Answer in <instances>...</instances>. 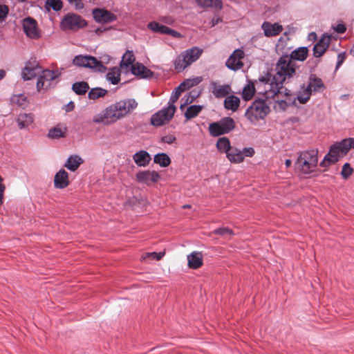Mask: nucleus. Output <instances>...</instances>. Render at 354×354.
I'll use <instances>...</instances> for the list:
<instances>
[{
    "mask_svg": "<svg viewBox=\"0 0 354 354\" xmlns=\"http://www.w3.org/2000/svg\"><path fill=\"white\" fill-rule=\"evenodd\" d=\"M297 68L296 63L290 60L287 55H282L276 64V74L272 79L279 83L288 82L296 75Z\"/></svg>",
    "mask_w": 354,
    "mask_h": 354,
    "instance_id": "nucleus-1",
    "label": "nucleus"
},
{
    "mask_svg": "<svg viewBox=\"0 0 354 354\" xmlns=\"http://www.w3.org/2000/svg\"><path fill=\"white\" fill-rule=\"evenodd\" d=\"M203 50L197 46L188 48L180 53L174 60V68L178 72L184 71L202 55Z\"/></svg>",
    "mask_w": 354,
    "mask_h": 354,
    "instance_id": "nucleus-2",
    "label": "nucleus"
},
{
    "mask_svg": "<svg viewBox=\"0 0 354 354\" xmlns=\"http://www.w3.org/2000/svg\"><path fill=\"white\" fill-rule=\"evenodd\" d=\"M351 142L348 138L344 139L342 142L333 145L324 160L320 162V166L326 167L335 164L339 160L340 156H344L348 153L351 149Z\"/></svg>",
    "mask_w": 354,
    "mask_h": 354,
    "instance_id": "nucleus-3",
    "label": "nucleus"
},
{
    "mask_svg": "<svg viewBox=\"0 0 354 354\" xmlns=\"http://www.w3.org/2000/svg\"><path fill=\"white\" fill-rule=\"evenodd\" d=\"M317 163V151L307 150L299 154L295 165L301 173L310 174L315 170Z\"/></svg>",
    "mask_w": 354,
    "mask_h": 354,
    "instance_id": "nucleus-4",
    "label": "nucleus"
},
{
    "mask_svg": "<svg viewBox=\"0 0 354 354\" xmlns=\"http://www.w3.org/2000/svg\"><path fill=\"white\" fill-rule=\"evenodd\" d=\"M325 88L322 80L317 77L315 74H311L308 78V85L302 84L301 91L297 95V100L301 104L306 103L310 95L317 92H319Z\"/></svg>",
    "mask_w": 354,
    "mask_h": 354,
    "instance_id": "nucleus-5",
    "label": "nucleus"
},
{
    "mask_svg": "<svg viewBox=\"0 0 354 354\" xmlns=\"http://www.w3.org/2000/svg\"><path fill=\"white\" fill-rule=\"evenodd\" d=\"M266 99H257L249 106L245 113V117L251 122H255L259 119H263L270 112V107Z\"/></svg>",
    "mask_w": 354,
    "mask_h": 354,
    "instance_id": "nucleus-6",
    "label": "nucleus"
},
{
    "mask_svg": "<svg viewBox=\"0 0 354 354\" xmlns=\"http://www.w3.org/2000/svg\"><path fill=\"white\" fill-rule=\"evenodd\" d=\"M86 26L87 22L83 17L73 12L65 15L60 22V28L64 31L76 32Z\"/></svg>",
    "mask_w": 354,
    "mask_h": 354,
    "instance_id": "nucleus-7",
    "label": "nucleus"
},
{
    "mask_svg": "<svg viewBox=\"0 0 354 354\" xmlns=\"http://www.w3.org/2000/svg\"><path fill=\"white\" fill-rule=\"evenodd\" d=\"M73 63L75 66L88 68L96 72L104 73L107 69L101 61L91 55H77L74 57Z\"/></svg>",
    "mask_w": 354,
    "mask_h": 354,
    "instance_id": "nucleus-8",
    "label": "nucleus"
},
{
    "mask_svg": "<svg viewBox=\"0 0 354 354\" xmlns=\"http://www.w3.org/2000/svg\"><path fill=\"white\" fill-rule=\"evenodd\" d=\"M122 118L114 104L106 107L102 113L93 118V122L97 124L102 123L105 125H109L121 120Z\"/></svg>",
    "mask_w": 354,
    "mask_h": 354,
    "instance_id": "nucleus-9",
    "label": "nucleus"
},
{
    "mask_svg": "<svg viewBox=\"0 0 354 354\" xmlns=\"http://www.w3.org/2000/svg\"><path fill=\"white\" fill-rule=\"evenodd\" d=\"M176 110L175 105L168 104L167 106L162 108L157 113L152 115L151 124L155 127H160L170 121Z\"/></svg>",
    "mask_w": 354,
    "mask_h": 354,
    "instance_id": "nucleus-10",
    "label": "nucleus"
},
{
    "mask_svg": "<svg viewBox=\"0 0 354 354\" xmlns=\"http://www.w3.org/2000/svg\"><path fill=\"white\" fill-rule=\"evenodd\" d=\"M176 110L175 105L168 104L167 106L162 108L157 113L152 115L151 124L155 127H160L170 121Z\"/></svg>",
    "mask_w": 354,
    "mask_h": 354,
    "instance_id": "nucleus-11",
    "label": "nucleus"
},
{
    "mask_svg": "<svg viewBox=\"0 0 354 354\" xmlns=\"http://www.w3.org/2000/svg\"><path fill=\"white\" fill-rule=\"evenodd\" d=\"M176 110L175 105L168 104L167 106L162 108L157 113L152 115L151 124L155 127H160L170 121Z\"/></svg>",
    "mask_w": 354,
    "mask_h": 354,
    "instance_id": "nucleus-12",
    "label": "nucleus"
},
{
    "mask_svg": "<svg viewBox=\"0 0 354 354\" xmlns=\"http://www.w3.org/2000/svg\"><path fill=\"white\" fill-rule=\"evenodd\" d=\"M283 83H279L272 79L269 85V89L259 91V93H263L265 98H280L285 96L286 97L290 95V91L283 86Z\"/></svg>",
    "mask_w": 354,
    "mask_h": 354,
    "instance_id": "nucleus-13",
    "label": "nucleus"
},
{
    "mask_svg": "<svg viewBox=\"0 0 354 354\" xmlns=\"http://www.w3.org/2000/svg\"><path fill=\"white\" fill-rule=\"evenodd\" d=\"M62 75L60 71L44 70L39 75L37 82V89L40 91L41 89H47L50 85L51 82L56 79L59 78Z\"/></svg>",
    "mask_w": 354,
    "mask_h": 354,
    "instance_id": "nucleus-14",
    "label": "nucleus"
},
{
    "mask_svg": "<svg viewBox=\"0 0 354 354\" xmlns=\"http://www.w3.org/2000/svg\"><path fill=\"white\" fill-rule=\"evenodd\" d=\"M23 30L26 36L32 39L41 37L40 31L37 27V22L32 17H28L22 21Z\"/></svg>",
    "mask_w": 354,
    "mask_h": 354,
    "instance_id": "nucleus-15",
    "label": "nucleus"
},
{
    "mask_svg": "<svg viewBox=\"0 0 354 354\" xmlns=\"http://www.w3.org/2000/svg\"><path fill=\"white\" fill-rule=\"evenodd\" d=\"M244 52L241 49L235 50L227 59L225 66L232 71H238L243 66L242 59L244 57Z\"/></svg>",
    "mask_w": 354,
    "mask_h": 354,
    "instance_id": "nucleus-16",
    "label": "nucleus"
},
{
    "mask_svg": "<svg viewBox=\"0 0 354 354\" xmlns=\"http://www.w3.org/2000/svg\"><path fill=\"white\" fill-rule=\"evenodd\" d=\"M122 118L131 113L138 106L134 99H126L114 103Z\"/></svg>",
    "mask_w": 354,
    "mask_h": 354,
    "instance_id": "nucleus-17",
    "label": "nucleus"
},
{
    "mask_svg": "<svg viewBox=\"0 0 354 354\" xmlns=\"http://www.w3.org/2000/svg\"><path fill=\"white\" fill-rule=\"evenodd\" d=\"M41 73V67L35 61L26 62L24 68L21 76L24 80H30Z\"/></svg>",
    "mask_w": 354,
    "mask_h": 354,
    "instance_id": "nucleus-18",
    "label": "nucleus"
},
{
    "mask_svg": "<svg viewBox=\"0 0 354 354\" xmlns=\"http://www.w3.org/2000/svg\"><path fill=\"white\" fill-rule=\"evenodd\" d=\"M160 175L155 171H143L136 174V179L138 182L149 185L158 181Z\"/></svg>",
    "mask_w": 354,
    "mask_h": 354,
    "instance_id": "nucleus-19",
    "label": "nucleus"
},
{
    "mask_svg": "<svg viewBox=\"0 0 354 354\" xmlns=\"http://www.w3.org/2000/svg\"><path fill=\"white\" fill-rule=\"evenodd\" d=\"M261 29L266 37H272L279 35L283 30V27L278 23L272 24L269 21H264L261 25Z\"/></svg>",
    "mask_w": 354,
    "mask_h": 354,
    "instance_id": "nucleus-20",
    "label": "nucleus"
},
{
    "mask_svg": "<svg viewBox=\"0 0 354 354\" xmlns=\"http://www.w3.org/2000/svg\"><path fill=\"white\" fill-rule=\"evenodd\" d=\"M94 19L100 23H109L115 20V16L111 12L104 9H94L93 11Z\"/></svg>",
    "mask_w": 354,
    "mask_h": 354,
    "instance_id": "nucleus-21",
    "label": "nucleus"
},
{
    "mask_svg": "<svg viewBox=\"0 0 354 354\" xmlns=\"http://www.w3.org/2000/svg\"><path fill=\"white\" fill-rule=\"evenodd\" d=\"M211 91L216 98H222L227 96L231 92V87L228 84L220 85L218 82H210Z\"/></svg>",
    "mask_w": 354,
    "mask_h": 354,
    "instance_id": "nucleus-22",
    "label": "nucleus"
},
{
    "mask_svg": "<svg viewBox=\"0 0 354 354\" xmlns=\"http://www.w3.org/2000/svg\"><path fill=\"white\" fill-rule=\"evenodd\" d=\"M131 73L140 78H150L154 73L140 63H136L131 66Z\"/></svg>",
    "mask_w": 354,
    "mask_h": 354,
    "instance_id": "nucleus-23",
    "label": "nucleus"
},
{
    "mask_svg": "<svg viewBox=\"0 0 354 354\" xmlns=\"http://www.w3.org/2000/svg\"><path fill=\"white\" fill-rule=\"evenodd\" d=\"M69 184L68 174L64 169H60L55 176L54 186L57 189H64Z\"/></svg>",
    "mask_w": 354,
    "mask_h": 354,
    "instance_id": "nucleus-24",
    "label": "nucleus"
},
{
    "mask_svg": "<svg viewBox=\"0 0 354 354\" xmlns=\"http://www.w3.org/2000/svg\"><path fill=\"white\" fill-rule=\"evenodd\" d=\"M133 160L138 166L146 167L149 165L151 158L147 151L141 150L133 156Z\"/></svg>",
    "mask_w": 354,
    "mask_h": 354,
    "instance_id": "nucleus-25",
    "label": "nucleus"
},
{
    "mask_svg": "<svg viewBox=\"0 0 354 354\" xmlns=\"http://www.w3.org/2000/svg\"><path fill=\"white\" fill-rule=\"evenodd\" d=\"M135 56L131 50H127L121 60L120 67L124 73H127L129 68L131 69V66L134 65Z\"/></svg>",
    "mask_w": 354,
    "mask_h": 354,
    "instance_id": "nucleus-26",
    "label": "nucleus"
},
{
    "mask_svg": "<svg viewBox=\"0 0 354 354\" xmlns=\"http://www.w3.org/2000/svg\"><path fill=\"white\" fill-rule=\"evenodd\" d=\"M188 266L192 269L199 268L203 265V256L201 252H194L187 256Z\"/></svg>",
    "mask_w": 354,
    "mask_h": 354,
    "instance_id": "nucleus-27",
    "label": "nucleus"
},
{
    "mask_svg": "<svg viewBox=\"0 0 354 354\" xmlns=\"http://www.w3.org/2000/svg\"><path fill=\"white\" fill-rule=\"evenodd\" d=\"M308 49L307 47H299L298 48L292 51L290 55H288V58L292 62L297 61H304L308 55Z\"/></svg>",
    "mask_w": 354,
    "mask_h": 354,
    "instance_id": "nucleus-28",
    "label": "nucleus"
},
{
    "mask_svg": "<svg viewBox=\"0 0 354 354\" xmlns=\"http://www.w3.org/2000/svg\"><path fill=\"white\" fill-rule=\"evenodd\" d=\"M67 132V127L63 124H58L50 129L48 133V137L51 139L64 138Z\"/></svg>",
    "mask_w": 354,
    "mask_h": 354,
    "instance_id": "nucleus-29",
    "label": "nucleus"
},
{
    "mask_svg": "<svg viewBox=\"0 0 354 354\" xmlns=\"http://www.w3.org/2000/svg\"><path fill=\"white\" fill-rule=\"evenodd\" d=\"M34 121V118L31 113H20L17 119L19 129H22L28 127Z\"/></svg>",
    "mask_w": 354,
    "mask_h": 354,
    "instance_id": "nucleus-30",
    "label": "nucleus"
},
{
    "mask_svg": "<svg viewBox=\"0 0 354 354\" xmlns=\"http://www.w3.org/2000/svg\"><path fill=\"white\" fill-rule=\"evenodd\" d=\"M198 6L202 8H212L220 10L223 7L221 0H196Z\"/></svg>",
    "mask_w": 354,
    "mask_h": 354,
    "instance_id": "nucleus-31",
    "label": "nucleus"
},
{
    "mask_svg": "<svg viewBox=\"0 0 354 354\" xmlns=\"http://www.w3.org/2000/svg\"><path fill=\"white\" fill-rule=\"evenodd\" d=\"M240 104V99L234 95H230L225 97L224 100V107L227 110L236 111Z\"/></svg>",
    "mask_w": 354,
    "mask_h": 354,
    "instance_id": "nucleus-32",
    "label": "nucleus"
},
{
    "mask_svg": "<svg viewBox=\"0 0 354 354\" xmlns=\"http://www.w3.org/2000/svg\"><path fill=\"white\" fill-rule=\"evenodd\" d=\"M122 71L120 68L113 67L109 69L106 77L109 82L113 84H117L120 81V72Z\"/></svg>",
    "mask_w": 354,
    "mask_h": 354,
    "instance_id": "nucleus-33",
    "label": "nucleus"
},
{
    "mask_svg": "<svg viewBox=\"0 0 354 354\" xmlns=\"http://www.w3.org/2000/svg\"><path fill=\"white\" fill-rule=\"evenodd\" d=\"M82 162L83 160L80 156H71L67 159L66 162L64 164V167L72 171H75L82 163Z\"/></svg>",
    "mask_w": 354,
    "mask_h": 354,
    "instance_id": "nucleus-34",
    "label": "nucleus"
},
{
    "mask_svg": "<svg viewBox=\"0 0 354 354\" xmlns=\"http://www.w3.org/2000/svg\"><path fill=\"white\" fill-rule=\"evenodd\" d=\"M226 156L232 163H240L243 161L241 150L236 148H231Z\"/></svg>",
    "mask_w": 354,
    "mask_h": 354,
    "instance_id": "nucleus-35",
    "label": "nucleus"
},
{
    "mask_svg": "<svg viewBox=\"0 0 354 354\" xmlns=\"http://www.w3.org/2000/svg\"><path fill=\"white\" fill-rule=\"evenodd\" d=\"M147 27L149 30L154 32L167 35L169 28V27L162 25L157 21H153L148 24Z\"/></svg>",
    "mask_w": 354,
    "mask_h": 354,
    "instance_id": "nucleus-36",
    "label": "nucleus"
},
{
    "mask_svg": "<svg viewBox=\"0 0 354 354\" xmlns=\"http://www.w3.org/2000/svg\"><path fill=\"white\" fill-rule=\"evenodd\" d=\"M88 89H89L88 84L84 81L75 82L72 85V90L77 95H84L88 91Z\"/></svg>",
    "mask_w": 354,
    "mask_h": 354,
    "instance_id": "nucleus-37",
    "label": "nucleus"
},
{
    "mask_svg": "<svg viewBox=\"0 0 354 354\" xmlns=\"http://www.w3.org/2000/svg\"><path fill=\"white\" fill-rule=\"evenodd\" d=\"M155 163L158 164L160 167H166L171 163V159L165 153L156 154L153 158Z\"/></svg>",
    "mask_w": 354,
    "mask_h": 354,
    "instance_id": "nucleus-38",
    "label": "nucleus"
},
{
    "mask_svg": "<svg viewBox=\"0 0 354 354\" xmlns=\"http://www.w3.org/2000/svg\"><path fill=\"white\" fill-rule=\"evenodd\" d=\"M255 88H257V86L254 83L249 82L243 88L242 97L246 101L252 99L255 93Z\"/></svg>",
    "mask_w": 354,
    "mask_h": 354,
    "instance_id": "nucleus-39",
    "label": "nucleus"
},
{
    "mask_svg": "<svg viewBox=\"0 0 354 354\" xmlns=\"http://www.w3.org/2000/svg\"><path fill=\"white\" fill-rule=\"evenodd\" d=\"M203 106L200 105H192L189 106L185 113V117L186 119L191 120L196 117L199 113L202 111Z\"/></svg>",
    "mask_w": 354,
    "mask_h": 354,
    "instance_id": "nucleus-40",
    "label": "nucleus"
},
{
    "mask_svg": "<svg viewBox=\"0 0 354 354\" xmlns=\"http://www.w3.org/2000/svg\"><path fill=\"white\" fill-rule=\"evenodd\" d=\"M223 129H224L225 133H228L235 127L234 120L230 117L224 118L219 121Z\"/></svg>",
    "mask_w": 354,
    "mask_h": 354,
    "instance_id": "nucleus-41",
    "label": "nucleus"
},
{
    "mask_svg": "<svg viewBox=\"0 0 354 354\" xmlns=\"http://www.w3.org/2000/svg\"><path fill=\"white\" fill-rule=\"evenodd\" d=\"M218 150L221 152H225L226 154L231 149L230 142L227 138L223 137L218 140L216 143Z\"/></svg>",
    "mask_w": 354,
    "mask_h": 354,
    "instance_id": "nucleus-42",
    "label": "nucleus"
},
{
    "mask_svg": "<svg viewBox=\"0 0 354 354\" xmlns=\"http://www.w3.org/2000/svg\"><path fill=\"white\" fill-rule=\"evenodd\" d=\"M209 131L210 135L214 137L225 134L219 122L211 123L209 126Z\"/></svg>",
    "mask_w": 354,
    "mask_h": 354,
    "instance_id": "nucleus-43",
    "label": "nucleus"
},
{
    "mask_svg": "<svg viewBox=\"0 0 354 354\" xmlns=\"http://www.w3.org/2000/svg\"><path fill=\"white\" fill-rule=\"evenodd\" d=\"M185 90V84L180 83L171 93L168 104L170 105H174V103L178 100L181 93Z\"/></svg>",
    "mask_w": 354,
    "mask_h": 354,
    "instance_id": "nucleus-44",
    "label": "nucleus"
},
{
    "mask_svg": "<svg viewBox=\"0 0 354 354\" xmlns=\"http://www.w3.org/2000/svg\"><path fill=\"white\" fill-rule=\"evenodd\" d=\"M11 103L14 105L25 107L27 105V97L24 94L13 95L10 98Z\"/></svg>",
    "mask_w": 354,
    "mask_h": 354,
    "instance_id": "nucleus-45",
    "label": "nucleus"
},
{
    "mask_svg": "<svg viewBox=\"0 0 354 354\" xmlns=\"http://www.w3.org/2000/svg\"><path fill=\"white\" fill-rule=\"evenodd\" d=\"M107 93L106 89L97 87L92 88L88 93V97L90 100H97L100 97H104Z\"/></svg>",
    "mask_w": 354,
    "mask_h": 354,
    "instance_id": "nucleus-46",
    "label": "nucleus"
},
{
    "mask_svg": "<svg viewBox=\"0 0 354 354\" xmlns=\"http://www.w3.org/2000/svg\"><path fill=\"white\" fill-rule=\"evenodd\" d=\"M270 75L268 73L265 76L260 77L258 80H256L254 83L255 84L257 88L259 90L261 86L263 85H267L269 88V85L271 83L272 80L270 79Z\"/></svg>",
    "mask_w": 354,
    "mask_h": 354,
    "instance_id": "nucleus-47",
    "label": "nucleus"
},
{
    "mask_svg": "<svg viewBox=\"0 0 354 354\" xmlns=\"http://www.w3.org/2000/svg\"><path fill=\"white\" fill-rule=\"evenodd\" d=\"M165 254V252H147L143 254L142 258L144 259H156L157 261L160 260Z\"/></svg>",
    "mask_w": 354,
    "mask_h": 354,
    "instance_id": "nucleus-48",
    "label": "nucleus"
},
{
    "mask_svg": "<svg viewBox=\"0 0 354 354\" xmlns=\"http://www.w3.org/2000/svg\"><path fill=\"white\" fill-rule=\"evenodd\" d=\"M214 233L215 234H218V235L223 236L225 238L230 237L231 236H232L234 234L233 232L228 227L218 228L214 231Z\"/></svg>",
    "mask_w": 354,
    "mask_h": 354,
    "instance_id": "nucleus-49",
    "label": "nucleus"
},
{
    "mask_svg": "<svg viewBox=\"0 0 354 354\" xmlns=\"http://www.w3.org/2000/svg\"><path fill=\"white\" fill-rule=\"evenodd\" d=\"M202 81L201 77H196L193 79H187L185 80L182 84H185V89H188L195 85H197Z\"/></svg>",
    "mask_w": 354,
    "mask_h": 354,
    "instance_id": "nucleus-50",
    "label": "nucleus"
},
{
    "mask_svg": "<svg viewBox=\"0 0 354 354\" xmlns=\"http://www.w3.org/2000/svg\"><path fill=\"white\" fill-rule=\"evenodd\" d=\"M46 5L52 8L55 11L60 10L63 6V3L61 0H46Z\"/></svg>",
    "mask_w": 354,
    "mask_h": 354,
    "instance_id": "nucleus-51",
    "label": "nucleus"
},
{
    "mask_svg": "<svg viewBox=\"0 0 354 354\" xmlns=\"http://www.w3.org/2000/svg\"><path fill=\"white\" fill-rule=\"evenodd\" d=\"M353 169L351 168L349 163H345L342 167L341 175L345 179H347L352 174Z\"/></svg>",
    "mask_w": 354,
    "mask_h": 354,
    "instance_id": "nucleus-52",
    "label": "nucleus"
},
{
    "mask_svg": "<svg viewBox=\"0 0 354 354\" xmlns=\"http://www.w3.org/2000/svg\"><path fill=\"white\" fill-rule=\"evenodd\" d=\"M326 46H322L320 44L317 43L313 48V54L315 57H319L325 53L326 50Z\"/></svg>",
    "mask_w": 354,
    "mask_h": 354,
    "instance_id": "nucleus-53",
    "label": "nucleus"
},
{
    "mask_svg": "<svg viewBox=\"0 0 354 354\" xmlns=\"http://www.w3.org/2000/svg\"><path fill=\"white\" fill-rule=\"evenodd\" d=\"M9 12V8L6 5H0V22L5 20Z\"/></svg>",
    "mask_w": 354,
    "mask_h": 354,
    "instance_id": "nucleus-54",
    "label": "nucleus"
},
{
    "mask_svg": "<svg viewBox=\"0 0 354 354\" xmlns=\"http://www.w3.org/2000/svg\"><path fill=\"white\" fill-rule=\"evenodd\" d=\"M330 40L331 37L330 35H324L317 43L320 44L322 46H324V47L326 46V48H328Z\"/></svg>",
    "mask_w": 354,
    "mask_h": 354,
    "instance_id": "nucleus-55",
    "label": "nucleus"
},
{
    "mask_svg": "<svg viewBox=\"0 0 354 354\" xmlns=\"http://www.w3.org/2000/svg\"><path fill=\"white\" fill-rule=\"evenodd\" d=\"M241 151L243 156V160L245 157H252L254 154V149L252 147L244 148Z\"/></svg>",
    "mask_w": 354,
    "mask_h": 354,
    "instance_id": "nucleus-56",
    "label": "nucleus"
},
{
    "mask_svg": "<svg viewBox=\"0 0 354 354\" xmlns=\"http://www.w3.org/2000/svg\"><path fill=\"white\" fill-rule=\"evenodd\" d=\"M346 58V54L345 52L340 53L337 55V62L336 64L335 69L337 70L340 66L344 63Z\"/></svg>",
    "mask_w": 354,
    "mask_h": 354,
    "instance_id": "nucleus-57",
    "label": "nucleus"
},
{
    "mask_svg": "<svg viewBox=\"0 0 354 354\" xmlns=\"http://www.w3.org/2000/svg\"><path fill=\"white\" fill-rule=\"evenodd\" d=\"M68 2L73 5L76 10H80L84 8V3L81 0H68Z\"/></svg>",
    "mask_w": 354,
    "mask_h": 354,
    "instance_id": "nucleus-58",
    "label": "nucleus"
},
{
    "mask_svg": "<svg viewBox=\"0 0 354 354\" xmlns=\"http://www.w3.org/2000/svg\"><path fill=\"white\" fill-rule=\"evenodd\" d=\"M333 29L339 34H343L346 30V26L342 23L338 24L336 26H333Z\"/></svg>",
    "mask_w": 354,
    "mask_h": 354,
    "instance_id": "nucleus-59",
    "label": "nucleus"
},
{
    "mask_svg": "<svg viewBox=\"0 0 354 354\" xmlns=\"http://www.w3.org/2000/svg\"><path fill=\"white\" fill-rule=\"evenodd\" d=\"M176 137L172 135H167L162 138V141L165 143L171 144L176 140Z\"/></svg>",
    "mask_w": 354,
    "mask_h": 354,
    "instance_id": "nucleus-60",
    "label": "nucleus"
},
{
    "mask_svg": "<svg viewBox=\"0 0 354 354\" xmlns=\"http://www.w3.org/2000/svg\"><path fill=\"white\" fill-rule=\"evenodd\" d=\"M196 97V94L194 93L192 94V93H190L187 99L186 100V102L185 104H181L180 106V109H182L183 108H184V106L187 104H189V103H192L194 100H195V97Z\"/></svg>",
    "mask_w": 354,
    "mask_h": 354,
    "instance_id": "nucleus-61",
    "label": "nucleus"
},
{
    "mask_svg": "<svg viewBox=\"0 0 354 354\" xmlns=\"http://www.w3.org/2000/svg\"><path fill=\"white\" fill-rule=\"evenodd\" d=\"M275 100L279 103L280 107L282 108L283 110H285L288 106V103L285 100L276 98Z\"/></svg>",
    "mask_w": 354,
    "mask_h": 354,
    "instance_id": "nucleus-62",
    "label": "nucleus"
},
{
    "mask_svg": "<svg viewBox=\"0 0 354 354\" xmlns=\"http://www.w3.org/2000/svg\"><path fill=\"white\" fill-rule=\"evenodd\" d=\"M167 35H171V36H172V37H174L175 38H180V37H182V35L180 32L176 31V30H174L173 29H171V28H169V30Z\"/></svg>",
    "mask_w": 354,
    "mask_h": 354,
    "instance_id": "nucleus-63",
    "label": "nucleus"
},
{
    "mask_svg": "<svg viewBox=\"0 0 354 354\" xmlns=\"http://www.w3.org/2000/svg\"><path fill=\"white\" fill-rule=\"evenodd\" d=\"M221 21V18L218 16H215L212 18L211 21V26H215L216 24H218Z\"/></svg>",
    "mask_w": 354,
    "mask_h": 354,
    "instance_id": "nucleus-64",
    "label": "nucleus"
}]
</instances>
